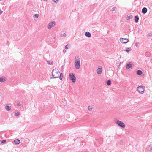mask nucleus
Returning <instances> with one entry per match:
<instances>
[{"mask_svg":"<svg viewBox=\"0 0 152 152\" xmlns=\"http://www.w3.org/2000/svg\"><path fill=\"white\" fill-rule=\"evenodd\" d=\"M60 72L58 70L56 69H54L52 72V75L53 77L51 78H58L59 77Z\"/></svg>","mask_w":152,"mask_h":152,"instance_id":"f257e3e1","label":"nucleus"},{"mask_svg":"<svg viewBox=\"0 0 152 152\" xmlns=\"http://www.w3.org/2000/svg\"><path fill=\"white\" fill-rule=\"evenodd\" d=\"M80 66V62L79 56L75 57V67L76 69H78Z\"/></svg>","mask_w":152,"mask_h":152,"instance_id":"f03ea898","label":"nucleus"},{"mask_svg":"<svg viewBox=\"0 0 152 152\" xmlns=\"http://www.w3.org/2000/svg\"><path fill=\"white\" fill-rule=\"evenodd\" d=\"M115 122L116 124L120 127L123 128H124L125 127L124 124L119 120L116 119V120L115 121Z\"/></svg>","mask_w":152,"mask_h":152,"instance_id":"7ed1b4c3","label":"nucleus"},{"mask_svg":"<svg viewBox=\"0 0 152 152\" xmlns=\"http://www.w3.org/2000/svg\"><path fill=\"white\" fill-rule=\"evenodd\" d=\"M145 88L144 86H140L137 87V89L140 93L143 94L145 91Z\"/></svg>","mask_w":152,"mask_h":152,"instance_id":"20e7f679","label":"nucleus"},{"mask_svg":"<svg viewBox=\"0 0 152 152\" xmlns=\"http://www.w3.org/2000/svg\"><path fill=\"white\" fill-rule=\"evenodd\" d=\"M69 76L72 81L73 83H75L76 81V78L74 74L72 73H70Z\"/></svg>","mask_w":152,"mask_h":152,"instance_id":"39448f33","label":"nucleus"},{"mask_svg":"<svg viewBox=\"0 0 152 152\" xmlns=\"http://www.w3.org/2000/svg\"><path fill=\"white\" fill-rule=\"evenodd\" d=\"M55 24V21H53L50 23L48 25L47 28L48 29H50L53 26H54Z\"/></svg>","mask_w":152,"mask_h":152,"instance_id":"423d86ee","label":"nucleus"},{"mask_svg":"<svg viewBox=\"0 0 152 152\" xmlns=\"http://www.w3.org/2000/svg\"><path fill=\"white\" fill-rule=\"evenodd\" d=\"M120 41L122 43H126L128 42L129 40L127 38H121Z\"/></svg>","mask_w":152,"mask_h":152,"instance_id":"0eeeda50","label":"nucleus"},{"mask_svg":"<svg viewBox=\"0 0 152 152\" xmlns=\"http://www.w3.org/2000/svg\"><path fill=\"white\" fill-rule=\"evenodd\" d=\"M147 11V9L146 7L143 8L142 10V13L145 14L146 13Z\"/></svg>","mask_w":152,"mask_h":152,"instance_id":"6e6552de","label":"nucleus"},{"mask_svg":"<svg viewBox=\"0 0 152 152\" xmlns=\"http://www.w3.org/2000/svg\"><path fill=\"white\" fill-rule=\"evenodd\" d=\"M132 66V64H130V63H129L127 64L126 66V69H128L129 68H131Z\"/></svg>","mask_w":152,"mask_h":152,"instance_id":"1a4fd4ad","label":"nucleus"},{"mask_svg":"<svg viewBox=\"0 0 152 152\" xmlns=\"http://www.w3.org/2000/svg\"><path fill=\"white\" fill-rule=\"evenodd\" d=\"M85 34L86 37L88 38L90 37L91 36L90 33L88 32H85Z\"/></svg>","mask_w":152,"mask_h":152,"instance_id":"9d476101","label":"nucleus"},{"mask_svg":"<svg viewBox=\"0 0 152 152\" xmlns=\"http://www.w3.org/2000/svg\"><path fill=\"white\" fill-rule=\"evenodd\" d=\"M102 71V69L101 68H98L97 70V73L98 74H100L101 73Z\"/></svg>","mask_w":152,"mask_h":152,"instance_id":"9b49d317","label":"nucleus"},{"mask_svg":"<svg viewBox=\"0 0 152 152\" xmlns=\"http://www.w3.org/2000/svg\"><path fill=\"white\" fill-rule=\"evenodd\" d=\"M39 16V15L37 14H35L34 15L33 17L34 18L35 20H37V19L38 18Z\"/></svg>","mask_w":152,"mask_h":152,"instance_id":"f8f14e48","label":"nucleus"},{"mask_svg":"<svg viewBox=\"0 0 152 152\" xmlns=\"http://www.w3.org/2000/svg\"><path fill=\"white\" fill-rule=\"evenodd\" d=\"M139 18L137 15L135 16V23H137L138 21Z\"/></svg>","mask_w":152,"mask_h":152,"instance_id":"ddd939ff","label":"nucleus"},{"mask_svg":"<svg viewBox=\"0 0 152 152\" xmlns=\"http://www.w3.org/2000/svg\"><path fill=\"white\" fill-rule=\"evenodd\" d=\"M147 149L148 151H150V150H152V148L150 145H148L147 146Z\"/></svg>","mask_w":152,"mask_h":152,"instance_id":"4468645a","label":"nucleus"},{"mask_svg":"<svg viewBox=\"0 0 152 152\" xmlns=\"http://www.w3.org/2000/svg\"><path fill=\"white\" fill-rule=\"evenodd\" d=\"M14 142L16 144H18L20 143V141L18 139H16L14 140Z\"/></svg>","mask_w":152,"mask_h":152,"instance_id":"2eb2a0df","label":"nucleus"},{"mask_svg":"<svg viewBox=\"0 0 152 152\" xmlns=\"http://www.w3.org/2000/svg\"><path fill=\"white\" fill-rule=\"evenodd\" d=\"M136 73L138 75H141L142 74V72L140 70H138L137 71Z\"/></svg>","mask_w":152,"mask_h":152,"instance_id":"dca6fc26","label":"nucleus"},{"mask_svg":"<svg viewBox=\"0 0 152 152\" xmlns=\"http://www.w3.org/2000/svg\"><path fill=\"white\" fill-rule=\"evenodd\" d=\"M6 80L5 78L1 77L0 78V82H4Z\"/></svg>","mask_w":152,"mask_h":152,"instance_id":"f3484780","label":"nucleus"},{"mask_svg":"<svg viewBox=\"0 0 152 152\" xmlns=\"http://www.w3.org/2000/svg\"><path fill=\"white\" fill-rule=\"evenodd\" d=\"M70 46L69 44H68L67 45H66L65 47V48L66 49H68L69 48H70Z\"/></svg>","mask_w":152,"mask_h":152,"instance_id":"a211bd4d","label":"nucleus"},{"mask_svg":"<svg viewBox=\"0 0 152 152\" xmlns=\"http://www.w3.org/2000/svg\"><path fill=\"white\" fill-rule=\"evenodd\" d=\"M59 74L60 75V76L59 75V77L60 78V79L61 80H62V78L63 77V74H62V73H60Z\"/></svg>","mask_w":152,"mask_h":152,"instance_id":"6ab92c4d","label":"nucleus"},{"mask_svg":"<svg viewBox=\"0 0 152 152\" xmlns=\"http://www.w3.org/2000/svg\"><path fill=\"white\" fill-rule=\"evenodd\" d=\"M5 109L7 111H9L11 109L10 107L8 105H7L6 106Z\"/></svg>","mask_w":152,"mask_h":152,"instance_id":"aec40b11","label":"nucleus"},{"mask_svg":"<svg viewBox=\"0 0 152 152\" xmlns=\"http://www.w3.org/2000/svg\"><path fill=\"white\" fill-rule=\"evenodd\" d=\"M133 18V16L132 15L128 16L126 17V19L127 20H129Z\"/></svg>","mask_w":152,"mask_h":152,"instance_id":"412c9836","label":"nucleus"},{"mask_svg":"<svg viewBox=\"0 0 152 152\" xmlns=\"http://www.w3.org/2000/svg\"><path fill=\"white\" fill-rule=\"evenodd\" d=\"M53 62V61H47V64H48L50 65H52Z\"/></svg>","mask_w":152,"mask_h":152,"instance_id":"4be33fe9","label":"nucleus"},{"mask_svg":"<svg viewBox=\"0 0 152 152\" xmlns=\"http://www.w3.org/2000/svg\"><path fill=\"white\" fill-rule=\"evenodd\" d=\"M107 85L108 86L110 85L111 84V81L110 80H109L107 82Z\"/></svg>","mask_w":152,"mask_h":152,"instance_id":"5701e85b","label":"nucleus"},{"mask_svg":"<svg viewBox=\"0 0 152 152\" xmlns=\"http://www.w3.org/2000/svg\"><path fill=\"white\" fill-rule=\"evenodd\" d=\"M131 49L130 48H126V50H125V51L128 52L131 51Z\"/></svg>","mask_w":152,"mask_h":152,"instance_id":"b1692460","label":"nucleus"},{"mask_svg":"<svg viewBox=\"0 0 152 152\" xmlns=\"http://www.w3.org/2000/svg\"><path fill=\"white\" fill-rule=\"evenodd\" d=\"M20 115V113L19 112H16L15 113V115L16 116H19Z\"/></svg>","mask_w":152,"mask_h":152,"instance_id":"393cba45","label":"nucleus"},{"mask_svg":"<svg viewBox=\"0 0 152 152\" xmlns=\"http://www.w3.org/2000/svg\"><path fill=\"white\" fill-rule=\"evenodd\" d=\"M88 110H89L90 111V110H92V106H89L88 107Z\"/></svg>","mask_w":152,"mask_h":152,"instance_id":"a878e982","label":"nucleus"},{"mask_svg":"<svg viewBox=\"0 0 152 152\" xmlns=\"http://www.w3.org/2000/svg\"><path fill=\"white\" fill-rule=\"evenodd\" d=\"M116 9V8L115 7H114L113 8H112L111 10V11H114L115 10V9Z\"/></svg>","mask_w":152,"mask_h":152,"instance_id":"bb28decb","label":"nucleus"},{"mask_svg":"<svg viewBox=\"0 0 152 152\" xmlns=\"http://www.w3.org/2000/svg\"><path fill=\"white\" fill-rule=\"evenodd\" d=\"M66 34L65 33H63L61 34V36L62 37H65L66 36Z\"/></svg>","mask_w":152,"mask_h":152,"instance_id":"cd10ccee","label":"nucleus"},{"mask_svg":"<svg viewBox=\"0 0 152 152\" xmlns=\"http://www.w3.org/2000/svg\"><path fill=\"white\" fill-rule=\"evenodd\" d=\"M148 35L149 37H152V33H149L148 34Z\"/></svg>","mask_w":152,"mask_h":152,"instance_id":"c85d7f7f","label":"nucleus"},{"mask_svg":"<svg viewBox=\"0 0 152 152\" xmlns=\"http://www.w3.org/2000/svg\"><path fill=\"white\" fill-rule=\"evenodd\" d=\"M52 1H53V2H55V3H57L58 2V0H52Z\"/></svg>","mask_w":152,"mask_h":152,"instance_id":"c756f323","label":"nucleus"},{"mask_svg":"<svg viewBox=\"0 0 152 152\" xmlns=\"http://www.w3.org/2000/svg\"><path fill=\"white\" fill-rule=\"evenodd\" d=\"M6 142V140H2L1 141L2 143H4Z\"/></svg>","mask_w":152,"mask_h":152,"instance_id":"7c9ffc66","label":"nucleus"},{"mask_svg":"<svg viewBox=\"0 0 152 152\" xmlns=\"http://www.w3.org/2000/svg\"><path fill=\"white\" fill-rule=\"evenodd\" d=\"M21 104L20 103H18L17 104V105L18 106H21Z\"/></svg>","mask_w":152,"mask_h":152,"instance_id":"2f4dec72","label":"nucleus"},{"mask_svg":"<svg viewBox=\"0 0 152 152\" xmlns=\"http://www.w3.org/2000/svg\"><path fill=\"white\" fill-rule=\"evenodd\" d=\"M3 12V11L1 10H0V15H1Z\"/></svg>","mask_w":152,"mask_h":152,"instance_id":"473e14b6","label":"nucleus"},{"mask_svg":"<svg viewBox=\"0 0 152 152\" xmlns=\"http://www.w3.org/2000/svg\"><path fill=\"white\" fill-rule=\"evenodd\" d=\"M66 50H65V49H64L63 51V52L64 53H65L66 52Z\"/></svg>","mask_w":152,"mask_h":152,"instance_id":"72a5a7b5","label":"nucleus"},{"mask_svg":"<svg viewBox=\"0 0 152 152\" xmlns=\"http://www.w3.org/2000/svg\"><path fill=\"white\" fill-rule=\"evenodd\" d=\"M138 43H136L135 44V45L137 47V46H138Z\"/></svg>","mask_w":152,"mask_h":152,"instance_id":"f704fd0d","label":"nucleus"},{"mask_svg":"<svg viewBox=\"0 0 152 152\" xmlns=\"http://www.w3.org/2000/svg\"><path fill=\"white\" fill-rule=\"evenodd\" d=\"M148 152H152V150H150V151H148Z\"/></svg>","mask_w":152,"mask_h":152,"instance_id":"c9c22d12","label":"nucleus"},{"mask_svg":"<svg viewBox=\"0 0 152 152\" xmlns=\"http://www.w3.org/2000/svg\"><path fill=\"white\" fill-rule=\"evenodd\" d=\"M1 0H0V1H1Z\"/></svg>","mask_w":152,"mask_h":152,"instance_id":"e433bc0d","label":"nucleus"}]
</instances>
